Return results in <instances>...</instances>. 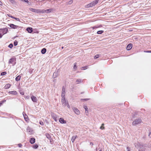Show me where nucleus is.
<instances>
[{
    "instance_id": "obj_1",
    "label": "nucleus",
    "mask_w": 151,
    "mask_h": 151,
    "mask_svg": "<svg viewBox=\"0 0 151 151\" xmlns=\"http://www.w3.org/2000/svg\"><path fill=\"white\" fill-rule=\"evenodd\" d=\"M55 9L53 8L50 9L46 10L42 9L41 10V14H43L45 13H50L51 12L55 11Z\"/></svg>"
},
{
    "instance_id": "obj_2",
    "label": "nucleus",
    "mask_w": 151,
    "mask_h": 151,
    "mask_svg": "<svg viewBox=\"0 0 151 151\" xmlns=\"http://www.w3.org/2000/svg\"><path fill=\"white\" fill-rule=\"evenodd\" d=\"M98 3V1L97 0L93 1V2L90 3V4L86 5L85 6L86 8H89L90 7H92L93 6L95 5Z\"/></svg>"
},
{
    "instance_id": "obj_3",
    "label": "nucleus",
    "mask_w": 151,
    "mask_h": 151,
    "mask_svg": "<svg viewBox=\"0 0 151 151\" xmlns=\"http://www.w3.org/2000/svg\"><path fill=\"white\" fill-rule=\"evenodd\" d=\"M142 121L140 119H137L134 121L132 123L133 125H136L141 123Z\"/></svg>"
},
{
    "instance_id": "obj_4",
    "label": "nucleus",
    "mask_w": 151,
    "mask_h": 151,
    "mask_svg": "<svg viewBox=\"0 0 151 151\" xmlns=\"http://www.w3.org/2000/svg\"><path fill=\"white\" fill-rule=\"evenodd\" d=\"M29 10L32 12H36L37 13L41 14V10L39 9H33L32 8H30L29 9Z\"/></svg>"
},
{
    "instance_id": "obj_5",
    "label": "nucleus",
    "mask_w": 151,
    "mask_h": 151,
    "mask_svg": "<svg viewBox=\"0 0 151 151\" xmlns=\"http://www.w3.org/2000/svg\"><path fill=\"white\" fill-rule=\"evenodd\" d=\"M8 25H9L10 27L14 29H17L19 27V26L15 25L12 24H8Z\"/></svg>"
},
{
    "instance_id": "obj_6",
    "label": "nucleus",
    "mask_w": 151,
    "mask_h": 151,
    "mask_svg": "<svg viewBox=\"0 0 151 151\" xmlns=\"http://www.w3.org/2000/svg\"><path fill=\"white\" fill-rule=\"evenodd\" d=\"M138 145H139V147L138 151H145V148L143 145H140L139 144Z\"/></svg>"
},
{
    "instance_id": "obj_7",
    "label": "nucleus",
    "mask_w": 151,
    "mask_h": 151,
    "mask_svg": "<svg viewBox=\"0 0 151 151\" xmlns=\"http://www.w3.org/2000/svg\"><path fill=\"white\" fill-rule=\"evenodd\" d=\"M72 109L76 114L77 115L80 114V111L77 108L72 107Z\"/></svg>"
},
{
    "instance_id": "obj_8",
    "label": "nucleus",
    "mask_w": 151,
    "mask_h": 151,
    "mask_svg": "<svg viewBox=\"0 0 151 151\" xmlns=\"http://www.w3.org/2000/svg\"><path fill=\"white\" fill-rule=\"evenodd\" d=\"M27 132L29 134H32L33 133V131L32 130V129L29 127H27Z\"/></svg>"
},
{
    "instance_id": "obj_9",
    "label": "nucleus",
    "mask_w": 151,
    "mask_h": 151,
    "mask_svg": "<svg viewBox=\"0 0 151 151\" xmlns=\"http://www.w3.org/2000/svg\"><path fill=\"white\" fill-rule=\"evenodd\" d=\"M31 99L34 102H37V98L33 95H32L31 96Z\"/></svg>"
},
{
    "instance_id": "obj_10",
    "label": "nucleus",
    "mask_w": 151,
    "mask_h": 151,
    "mask_svg": "<svg viewBox=\"0 0 151 151\" xmlns=\"http://www.w3.org/2000/svg\"><path fill=\"white\" fill-rule=\"evenodd\" d=\"M61 102H62L63 105V106H66L67 102H66V101H65V98H62Z\"/></svg>"
},
{
    "instance_id": "obj_11",
    "label": "nucleus",
    "mask_w": 151,
    "mask_h": 151,
    "mask_svg": "<svg viewBox=\"0 0 151 151\" xmlns=\"http://www.w3.org/2000/svg\"><path fill=\"white\" fill-rule=\"evenodd\" d=\"M15 59L14 58H11L9 60V64H12L13 65H14L15 63H14V62L15 61Z\"/></svg>"
},
{
    "instance_id": "obj_12",
    "label": "nucleus",
    "mask_w": 151,
    "mask_h": 151,
    "mask_svg": "<svg viewBox=\"0 0 151 151\" xmlns=\"http://www.w3.org/2000/svg\"><path fill=\"white\" fill-rule=\"evenodd\" d=\"M132 47V44H129L127 47V49L128 50H130Z\"/></svg>"
},
{
    "instance_id": "obj_13",
    "label": "nucleus",
    "mask_w": 151,
    "mask_h": 151,
    "mask_svg": "<svg viewBox=\"0 0 151 151\" xmlns=\"http://www.w3.org/2000/svg\"><path fill=\"white\" fill-rule=\"evenodd\" d=\"M59 121L62 124H65L66 123V121L62 118H60L59 119Z\"/></svg>"
},
{
    "instance_id": "obj_14",
    "label": "nucleus",
    "mask_w": 151,
    "mask_h": 151,
    "mask_svg": "<svg viewBox=\"0 0 151 151\" xmlns=\"http://www.w3.org/2000/svg\"><path fill=\"white\" fill-rule=\"evenodd\" d=\"M51 115L52 117V118L54 119V120L55 121L57 122V117H56V115L55 114H53V113H52L51 114Z\"/></svg>"
},
{
    "instance_id": "obj_15",
    "label": "nucleus",
    "mask_w": 151,
    "mask_h": 151,
    "mask_svg": "<svg viewBox=\"0 0 151 151\" xmlns=\"http://www.w3.org/2000/svg\"><path fill=\"white\" fill-rule=\"evenodd\" d=\"M29 142L30 143L33 144L35 142V139L34 138H31L30 139Z\"/></svg>"
},
{
    "instance_id": "obj_16",
    "label": "nucleus",
    "mask_w": 151,
    "mask_h": 151,
    "mask_svg": "<svg viewBox=\"0 0 151 151\" xmlns=\"http://www.w3.org/2000/svg\"><path fill=\"white\" fill-rule=\"evenodd\" d=\"M45 136L47 139L50 140V141L51 142L52 139L51 138V136H50V135L48 133H46L45 134Z\"/></svg>"
},
{
    "instance_id": "obj_17",
    "label": "nucleus",
    "mask_w": 151,
    "mask_h": 151,
    "mask_svg": "<svg viewBox=\"0 0 151 151\" xmlns=\"http://www.w3.org/2000/svg\"><path fill=\"white\" fill-rule=\"evenodd\" d=\"M27 30L29 33H31L32 32V29L31 27H28L27 29Z\"/></svg>"
},
{
    "instance_id": "obj_18",
    "label": "nucleus",
    "mask_w": 151,
    "mask_h": 151,
    "mask_svg": "<svg viewBox=\"0 0 151 151\" xmlns=\"http://www.w3.org/2000/svg\"><path fill=\"white\" fill-rule=\"evenodd\" d=\"M58 76V72H55L52 75V77L53 78H54L56 77H57Z\"/></svg>"
},
{
    "instance_id": "obj_19",
    "label": "nucleus",
    "mask_w": 151,
    "mask_h": 151,
    "mask_svg": "<svg viewBox=\"0 0 151 151\" xmlns=\"http://www.w3.org/2000/svg\"><path fill=\"white\" fill-rule=\"evenodd\" d=\"M3 32V35H4L6 33H7V32L8 31V29L6 28H5L4 29H2Z\"/></svg>"
},
{
    "instance_id": "obj_20",
    "label": "nucleus",
    "mask_w": 151,
    "mask_h": 151,
    "mask_svg": "<svg viewBox=\"0 0 151 151\" xmlns=\"http://www.w3.org/2000/svg\"><path fill=\"white\" fill-rule=\"evenodd\" d=\"M11 86L10 84L8 83L6 84L4 86V88L5 89H6L9 88Z\"/></svg>"
},
{
    "instance_id": "obj_21",
    "label": "nucleus",
    "mask_w": 151,
    "mask_h": 151,
    "mask_svg": "<svg viewBox=\"0 0 151 151\" xmlns=\"http://www.w3.org/2000/svg\"><path fill=\"white\" fill-rule=\"evenodd\" d=\"M23 114L25 121H27L28 119V117L27 116L25 113H23Z\"/></svg>"
},
{
    "instance_id": "obj_22",
    "label": "nucleus",
    "mask_w": 151,
    "mask_h": 151,
    "mask_svg": "<svg viewBox=\"0 0 151 151\" xmlns=\"http://www.w3.org/2000/svg\"><path fill=\"white\" fill-rule=\"evenodd\" d=\"M9 93L12 94L17 95V92L16 91H9Z\"/></svg>"
},
{
    "instance_id": "obj_23",
    "label": "nucleus",
    "mask_w": 151,
    "mask_h": 151,
    "mask_svg": "<svg viewBox=\"0 0 151 151\" xmlns=\"http://www.w3.org/2000/svg\"><path fill=\"white\" fill-rule=\"evenodd\" d=\"M46 51V49L45 48H43L41 50V53L42 54H44L45 53Z\"/></svg>"
},
{
    "instance_id": "obj_24",
    "label": "nucleus",
    "mask_w": 151,
    "mask_h": 151,
    "mask_svg": "<svg viewBox=\"0 0 151 151\" xmlns=\"http://www.w3.org/2000/svg\"><path fill=\"white\" fill-rule=\"evenodd\" d=\"M21 76L20 75H19L17 76L15 78V80L17 81H18L20 80Z\"/></svg>"
},
{
    "instance_id": "obj_25",
    "label": "nucleus",
    "mask_w": 151,
    "mask_h": 151,
    "mask_svg": "<svg viewBox=\"0 0 151 151\" xmlns=\"http://www.w3.org/2000/svg\"><path fill=\"white\" fill-rule=\"evenodd\" d=\"M77 137V136H73L71 138V141L73 142H74L75 139Z\"/></svg>"
},
{
    "instance_id": "obj_26",
    "label": "nucleus",
    "mask_w": 151,
    "mask_h": 151,
    "mask_svg": "<svg viewBox=\"0 0 151 151\" xmlns=\"http://www.w3.org/2000/svg\"><path fill=\"white\" fill-rule=\"evenodd\" d=\"M82 80L81 79H77L76 81L77 84H79L81 83L82 82Z\"/></svg>"
},
{
    "instance_id": "obj_27",
    "label": "nucleus",
    "mask_w": 151,
    "mask_h": 151,
    "mask_svg": "<svg viewBox=\"0 0 151 151\" xmlns=\"http://www.w3.org/2000/svg\"><path fill=\"white\" fill-rule=\"evenodd\" d=\"M9 1L11 2L12 4H16V2L14 0H9Z\"/></svg>"
},
{
    "instance_id": "obj_28",
    "label": "nucleus",
    "mask_w": 151,
    "mask_h": 151,
    "mask_svg": "<svg viewBox=\"0 0 151 151\" xmlns=\"http://www.w3.org/2000/svg\"><path fill=\"white\" fill-rule=\"evenodd\" d=\"M104 32L103 30H99L97 32V33L98 34H101L103 33Z\"/></svg>"
},
{
    "instance_id": "obj_29",
    "label": "nucleus",
    "mask_w": 151,
    "mask_h": 151,
    "mask_svg": "<svg viewBox=\"0 0 151 151\" xmlns=\"http://www.w3.org/2000/svg\"><path fill=\"white\" fill-rule=\"evenodd\" d=\"M6 101L5 100H3L2 101H1L0 102V106H1V105Z\"/></svg>"
},
{
    "instance_id": "obj_30",
    "label": "nucleus",
    "mask_w": 151,
    "mask_h": 151,
    "mask_svg": "<svg viewBox=\"0 0 151 151\" xmlns=\"http://www.w3.org/2000/svg\"><path fill=\"white\" fill-rule=\"evenodd\" d=\"M62 93H65V88L64 86L62 87Z\"/></svg>"
},
{
    "instance_id": "obj_31",
    "label": "nucleus",
    "mask_w": 151,
    "mask_h": 151,
    "mask_svg": "<svg viewBox=\"0 0 151 151\" xmlns=\"http://www.w3.org/2000/svg\"><path fill=\"white\" fill-rule=\"evenodd\" d=\"M38 147V145H37L36 144L34 145V146H33V147L34 148L36 149H37V148Z\"/></svg>"
},
{
    "instance_id": "obj_32",
    "label": "nucleus",
    "mask_w": 151,
    "mask_h": 151,
    "mask_svg": "<svg viewBox=\"0 0 151 151\" xmlns=\"http://www.w3.org/2000/svg\"><path fill=\"white\" fill-rule=\"evenodd\" d=\"M104 124H102L101 126L100 127V128L101 129H104Z\"/></svg>"
},
{
    "instance_id": "obj_33",
    "label": "nucleus",
    "mask_w": 151,
    "mask_h": 151,
    "mask_svg": "<svg viewBox=\"0 0 151 151\" xmlns=\"http://www.w3.org/2000/svg\"><path fill=\"white\" fill-rule=\"evenodd\" d=\"M13 47V45L12 43L10 44L8 46V47L10 48H12Z\"/></svg>"
},
{
    "instance_id": "obj_34",
    "label": "nucleus",
    "mask_w": 151,
    "mask_h": 151,
    "mask_svg": "<svg viewBox=\"0 0 151 151\" xmlns=\"http://www.w3.org/2000/svg\"><path fill=\"white\" fill-rule=\"evenodd\" d=\"M61 97H62V98H65V93H62Z\"/></svg>"
},
{
    "instance_id": "obj_35",
    "label": "nucleus",
    "mask_w": 151,
    "mask_h": 151,
    "mask_svg": "<svg viewBox=\"0 0 151 151\" xmlns=\"http://www.w3.org/2000/svg\"><path fill=\"white\" fill-rule=\"evenodd\" d=\"M84 108L85 109L86 111H87V112H88V108L86 106H84Z\"/></svg>"
},
{
    "instance_id": "obj_36",
    "label": "nucleus",
    "mask_w": 151,
    "mask_h": 151,
    "mask_svg": "<svg viewBox=\"0 0 151 151\" xmlns=\"http://www.w3.org/2000/svg\"><path fill=\"white\" fill-rule=\"evenodd\" d=\"M3 31L2 29H0V33H1V35H3Z\"/></svg>"
},
{
    "instance_id": "obj_37",
    "label": "nucleus",
    "mask_w": 151,
    "mask_h": 151,
    "mask_svg": "<svg viewBox=\"0 0 151 151\" xmlns=\"http://www.w3.org/2000/svg\"><path fill=\"white\" fill-rule=\"evenodd\" d=\"M6 72H4L1 73V76H4L6 75Z\"/></svg>"
},
{
    "instance_id": "obj_38",
    "label": "nucleus",
    "mask_w": 151,
    "mask_h": 151,
    "mask_svg": "<svg viewBox=\"0 0 151 151\" xmlns=\"http://www.w3.org/2000/svg\"><path fill=\"white\" fill-rule=\"evenodd\" d=\"M18 44V42L17 41H15L14 42V44L15 46H17Z\"/></svg>"
},
{
    "instance_id": "obj_39",
    "label": "nucleus",
    "mask_w": 151,
    "mask_h": 151,
    "mask_svg": "<svg viewBox=\"0 0 151 151\" xmlns=\"http://www.w3.org/2000/svg\"><path fill=\"white\" fill-rule=\"evenodd\" d=\"M90 100V99L87 98V99H81V100H83L84 101H87Z\"/></svg>"
},
{
    "instance_id": "obj_40",
    "label": "nucleus",
    "mask_w": 151,
    "mask_h": 151,
    "mask_svg": "<svg viewBox=\"0 0 151 151\" xmlns=\"http://www.w3.org/2000/svg\"><path fill=\"white\" fill-rule=\"evenodd\" d=\"M13 19H15L17 21H20V19L19 18H18L14 17V18H13Z\"/></svg>"
},
{
    "instance_id": "obj_41",
    "label": "nucleus",
    "mask_w": 151,
    "mask_h": 151,
    "mask_svg": "<svg viewBox=\"0 0 151 151\" xmlns=\"http://www.w3.org/2000/svg\"><path fill=\"white\" fill-rule=\"evenodd\" d=\"M99 57V55H96L94 57L95 59H97Z\"/></svg>"
},
{
    "instance_id": "obj_42",
    "label": "nucleus",
    "mask_w": 151,
    "mask_h": 151,
    "mask_svg": "<svg viewBox=\"0 0 151 151\" xmlns=\"http://www.w3.org/2000/svg\"><path fill=\"white\" fill-rule=\"evenodd\" d=\"M66 106H67L68 108H70V105H69V104H68V103L67 102L66 103Z\"/></svg>"
},
{
    "instance_id": "obj_43",
    "label": "nucleus",
    "mask_w": 151,
    "mask_h": 151,
    "mask_svg": "<svg viewBox=\"0 0 151 151\" xmlns=\"http://www.w3.org/2000/svg\"><path fill=\"white\" fill-rule=\"evenodd\" d=\"M73 68L74 69H76L77 68V66L76 65V64L75 63L73 66Z\"/></svg>"
},
{
    "instance_id": "obj_44",
    "label": "nucleus",
    "mask_w": 151,
    "mask_h": 151,
    "mask_svg": "<svg viewBox=\"0 0 151 151\" xmlns=\"http://www.w3.org/2000/svg\"><path fill=\"white\" fill-rule=\"evenodd\" d=\"M39 124L41 125H44V123L42 122H40Z\"/></svg>"
},
{
    "instance_id": "obj_45",
    "label": "nucleus",
    "mask_w": 151,
    "mask_h": 151,
    "mask_svg": "<svg viewBox=\"0 0 151 151\" xmlns=\"http://www.w3.org/2000/svg\"><path fill=\"white\" fill-rule=\"evenodd\" d=\"M7 15L8 17H11L13 19V18L14 17H13L12 16H11L10 14H7Z\"/></svg>"
},
{
    "instance_id": "obj_46",
    "label": "nucleus",
    "mask_w": 151,
    "mask_h": 151,
    "mask_svg": "<svg viewBox=\"0 0 151 151\" xmlns=\"http://www.w3.org/2000/svg\"><path fill=\"white\" fill-rule=\"evenodd\" d=\"M73 1L72 0H70L69 1L68 3L69 4H71L72 3H73Z\"/></svg>"
},
{
    "instance_id": "obj_47",
    "label": "nucleus",
    "mask_w": 151,
    "mask_h": 151,
    "mask_svg": "<svg viewBox=\"0 0 151 151\" xmlns=\"http://www.w3.org/2000/svg\"><path fill=\"white\" fill-rule=\"evenodd\" d=\"M83 70H85L87 68V66H85L82 67Z\"/></svg>"
},
{
    "instance_id": "obj_48",
    "label": "nucleus",
    "mask_w": 151,
    "mask_h": 151,
    "mask_svg": "<svg viewBox=\"0 0 151 151\" xmlns=\"http://www.w3.org/2000/svg\"><path fill=\"white\" fill-rule=\"evenodd\" d=\"M22 1H24L26 2H28V0H21Z\"/></svg>"
},
{
    "instance_id": "obj_49",
    "label": "nucleus",
    "mask_w": 151,
    "mask_h": 151,
    "mask_svg": "<svg viewBox=\"0 0 151 151\" xmlns=\"http://www.w3.org/2000/svg\"><path fill=\"white\" fill-rule=\"evenodd\" d=\"M145 52H150L151 53V51H145Z\"/></svg>"
},
{
    "instance_id": "obj_50",
    "label": "nucleus",
    "mask_w": 151,
    "mask_h": 151,
    "mask_svg": "<svg viewBox=\"0 0 151 151\" xmlns=\"http://www.w3.org/2000/svg\"><path fill=\"white\" fill-rule=\"evenodd\" d=\"M127 151H130V149L129 147H127Z\"/></svg>"
},
{
    "instance_id": "obj_51",
    "label": "nucleus",
    "mask_w": 151,
    "mask_h": 151,
    "mask_svg": "<svg viewBox=\"0 0 151 151\" xmlns=\"http://www.w3.org/2000/svg\"><path fill=\"white\" fill-rule=\"evenodd\" d=\"M18 146L19 147H21L22 146V145L21 144H19L18 145Z\"/></svg>"
},
{
    "instance_id": "obj_52",
    "label": "nucleus",
    "mask_w": 151,
    "mask_h": 151,
    "mask_svg": "<svg viewBox=\"0 0 151 151\" xmlns=\"http://www.w3.org/2000/svg\"><path fill=\"white\" fill-rule=\"evenodd\" d=\"M148 135L150 137H151V132L149 133Z\"/></svg>"
},
{
    "instance_id": "obj_53",
    "label": "nucleus",
    "mask_w": 151,
    "mask_h": 151,
    "mask_svg": "<svg viewBox=\"0 0 151 151\" xmlns=\"http://www.w3.org/2000/svg\"><path fill=\"white\" fill-rule=\"evenodd\" d=\"M96 27V26H94L93 27H92V28L93 29H94L95 28H97L98 27Z\"/></svg>"
},
{
    "instance_id": "obj_54",
    "label": "nucleus",
    "mask_w": 151,
    "mask_h": 151,
    "mask_svg": "<svg viewBox=\"0 0 151 151\" xmlns=\"http://www.w3.org/2000/svg\"><path fill=\"white\" fill-rule=\"evenodd\" d=\"M25 98H26L28 99L29 98V96H26Z\"/></svg>"
},
{
    "instance_id": "obj_55",
    "label": "nucleus",
    "mask_w": 151,
    "mask_h": 151,
    "mask_svg": "<svg viewBox=\"0 0 151 151\" xmlns=\"http://www.w3.org/2000/svg\"><path fill=\"white\" fill-rule=\"evenodd\" d=\"M90 145H93V144L92 142H91L90 143Z\"/></svg>"
},
{
    "instance_id": "obj_56",
    "label": "nucleus",
    "mask_w": 151,
    "mask_h": 151,
    "mask_svg": "<svg viewBox=\"0 0 151 151\" xmlns=\"http://www.w3.org/2000/svg\"><path fill=\"white\" fill-rule=\"evenodd\" d=\"M2 36V35H1V33H0V38H1Z\"/></svg>"
},
{
    "instance_id": "obj_57",
    "label": "nucleus",
    "mask_w": 151,
    "mask_h": 151,
    "mask_svg": "<svg viewBox=\"0 0 151 151\" xmlns=\"http://www.w3.org/2000/svg\"><path fill=\"white\" fill-rule=\"evenodd\" d=\"M2 4V3L1 1H0V5H1V4Z\"/></svg>"
},
{
    "instance_id": "obj_58",
    "label": "nucleus",
    "mask_w": 151,
    "mask_h": 151,
    "mask_svg": "<svg viewBox=\"0 0 151 151\" xmlns=\"http://www.w3.org/2000/svg\"><path fill=\"white\" fill-rule=\"evenodd\" d=\"M135 114H134V115H133V116H133V117H134V116H135Z\"/></svg>"
},
{
    "instance_id": "obj_59",
    "label": "nucleus",
    "mask_w": 151,
    "mask_h": 151,
    "mask_svg": "<svg viewBox=\"0 0 151 151\" xmlns=\"http://www.w3.org/2000/svg\"><path fill=\"white\" fill-rule=\"evenodd\" d=\"M99 151H102L101 150H99Z\"/></svg>"
},
{
    "instance_id": "obj_60",
    "label": "nucleus",
    "mask_w": 151,
    "mask_h": 151,
    "mask_svg": "<svg viewBox=\"0 0 151 151\" xmlns=\"http://www.w3.org/2000/svg\"><path fill=\"white\" fill-rule=\"evenodd\" d=\"M63 47H62V49H63Z\"/></svg>"
}]
</instances>
